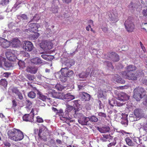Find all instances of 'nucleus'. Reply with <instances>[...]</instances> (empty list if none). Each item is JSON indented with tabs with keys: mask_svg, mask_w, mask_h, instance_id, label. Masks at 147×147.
<instances>
[{
	"mask_svg": "<svg viewBox=\"0 0 147 147\" xmlns=\"http://www.w3.org/2000/svg\"><path fill=\"white\" fill-rule=\"evenodd\" d=\"M39 19L38 17V14H36L33 17V18L29 22V23L32 22H34V21L36 22Z\"/></svg>",
	"mask_w": 147,
	"mask_h": 147,
	"instance_id": "obj_42",
	"label": "nucleus"
},
{
	"mask_svg": "<svg viewBox=\"0 0 147 147\" xmlns=\"http://www.w3.org/2000/svg\"><path fill=\"white\" fill-rule=\"evenodd\" d=\"M64 99H67L68 101H70L74 99L75 97L74 95L71 94L69 93H67L63 95Z\"/></svg>",
	"mask_w": 147,
	"mask_h": 147,
	"instance_id": "obj_28",
	"label": "nucleus"
},
{
	"mask_svg": "<svg viewBox=\"0 0 147 147\" xmlns=\"http://www.w3.org/2000/svg\"><path fill=\"white\" fill-rule=\"evenodd\" d=\"M18 19L20 18L22 21L23 20H26L27 18L26 15L25 14H23L21 16H18Z\"/></svg>",
	"mask_w": 147,
	"mask_h": 147,
	"instance_id": "obj_47",
	"label": "nucleus"
},
{
	"mask_svg": "<svg viewBox=\"0 0 147 147\" xmlns=\"http://www.w3.org/2000/svg\"><path fill=\"white\" fill-rule=\"evenodd\" d=\"M5 61V59L2 56H0V67H2V64Z\"/></svg>",
	"mask_w": 147,
	"mask_h": 147,
	"instance_id": "obj_56",
	"label": "nucleus"
},
{
	"mask_svg": "<svg viewBox=\"0 0 147 147\" xmlns=\"http://www.w3.org/2000/svg\"><path fill=\"white\" fill-rule=\"evenodd\" d=\"M28 28L24 30L25 32L28 31L31 32H35L38 31V29L40 27V25L38 24L30 23L28 25Z\"/></svg>",
	"mask_w": 147,
	"mask_h": 147,
	"instance_id": "obj_5",
	"label": "nucleus"
},
{
	"mask_svg": "<svg viewBox=\"0 0 147 147\" xmlns=\"http://www.w3.org/2000/svg\"><path fill=\"white\" fill-rule=\"evenodd\" d=\"M32 63L35 65L44 64L45 63V62L42 60L38 57H36L32 59L31 60Z\"/></svg>",
	"mask_w": 147,
	"mask_h": 147,
	"instance_id": "obj_15",
	"label": "nucleus"
},
{
	"mask_svg": "<svg viewBox=\"0 0 147 147\" xmlns=\"http://www.w3.org/2000/svg\"><path fill=\"white\" fill-rule=\"evenodd\" d=\"M107 91L103 90H98V98H105L107 96Z\"/></svg>",
	"mask_w": 147,
	"mask_h": 147,
	"instance_id": "obj_20",
	"label": "nucleus"
},
{
	"mask_svg": "<svg viewBox=\"0 0 147 147\" xmlns=\"http://www.w3.org/2000/svg\"><path fill=\"white\" fill-rule=\"evenodd\" d=\"M41 56L43 58L47 61H50L52 59L51 58V56L50 55H42Z\"/></svg>",
	"mask_w": 147,
	"mask_h": 147,
	"instance_id": "obj_37",
	"label": "nucleus"
},
{
	"mask_svg": "<svg viewBox=\"0 0 147 147\" xmlns=\"http://www.w3.org/2000/svg\"><path fill=\"white\" fill-rule=\"evenodd\" d=\"M115 138H114V140L112 142H111L108 145V147H113L114 146L116 143V141L115 140Z\"/></svg>",
	"mask_w": 147,
	"mask_h": 147,
	"instance_id": "obj_50",
	"label": "nucleus"
},
{
	"mask_svg": "<svg viewBox=\"0 0 147 147\" xmlns=\"http://www.w3.org/2000/svg\"><path fill=\"white\" fill-rule=\"evenodd\" d=\"M74 64V62L72 60H67L65 63V65L67 66L66 67L69 68L71 66H73Z\"/></svg>",
	"mask_w": 147,
	"mask_h": 147,
	"instance_id": "obj_33",
	"label": "nucleus"
},
{
	"mask_svg": "<svg viewBox=\"0 0 147 147\" xmlns=\"http://www.w3.org/2000/svg\"><path fill=\"white\" fill-rule=\"evenodd\" d=\"M142 13L144 16H147V9H146L143 10Z\"/></svg>",
	"mask_w": 147,
	"mask_h": 147,
	"instance_id": "obj_61",
	"label": "nucleus"
},
{
	"mask_svg": "<svg viewBox=\"0 0 147 147\" xmlns=\"http://www.w3.org/2000/svg\"><path fill=\"white\" fill-rule=\"evenodd\" d=\"M52 95L53 97L59 99H63V94L59 92H55V91L52 90Z\"/></svg>",
	"mask_w": 147,
	"mask_h": 147,
	"instance_id": "obj_25",
	"label": "nucleus"
},
{
	"mask_svg": "<svg viewBox=\"0 0 147 147\" xmlns=\"http://www.w3.org/2000/svg\"><path fill=\"white\" fill-rule=\"evenodd\" d=\"M17 95L18 96V98L20 100H22L23 99V96L22 94L20 92L17 94Z\"/></svg>",
	"mask_w": 147,
	"mask_h": 147,
	"instance_id": "obj_63",
	"label": "nucleus"
},
{
	"mask_svg": "<svg viewBox=\"0 0 147 147\" xmlns=\"http://www.w3.org/2000/svg\"><path fill=\"white\" fill-rule=\"evenodd\" d=\"M33 110V109H32L30 114H26L23 116L22 119L24 121L31 122L34 121V114L32 113Z\"/></svg>",
	"mask_w": 147,
	"mask_h": 147,
	"instance_id": "obj_9",
	"label": "nucleus"
},
{
	"mask_svg": "<svg viewBox=\"0 0 147 147\" xmlns=\"http://www.w3.org/2000/svg\"><path fill=\"white\" fill-rule=\"evenodd\" d=\"M112 78L114 81L118 83L124 84L125 82L124 80L121 78L120 76L117 74H115L113 76Z\"/></svg>",
	"mask_w": 147,
	"mask_h": 147,
	"instance_id": "obj_17",
	"label": "nucleus"
},
{
	"mask_svg": "<svg viewBox=\"0 0 147 147\" xmlns=\"http://www.w3.org/2000/svg\"><path fill=\"white\" fill-rule=\"evenodd\" d=\"M15 51L12 50H8L5 53L6 58L9 60L14 61L17 59V57L15 54Z\"/></svg>",
	"mask_w": 147,
	"mask_h": 147,
	"instance_id": "obj_6",
	"label": "nucleus"
},
{
	"mask_svg": "<svg viewBox=\"0 0 147 147\" xmlns=\"http://www.w3.org/2000/svg\"><path fill=\"white\" fill-rule=\"evenodd\" d=\"M142 73V72L140 71H137L134 74L132 72L127 73L126 71L121 72L124 78L132 80H136L137 78L141 75Z\"/></svg>",
	"mask_w": 147,
	"mask_h": 147,
	"instance_id": "obj_1",
	"label": "nucleus"
},
{
	"mask_svg": "<svg viewBox=\"0 0 147 147\" xmlns=\"http://www.w3.org/2000/svg\"><path fill=\"white\" fill-rule=\"evenodd\" d=\"M27 78L30 81L33 80L35 78L34 75L31 74L27 75Z\"/></svg>",
	"mask_w": 147,
	"mask_h": 147,
	"instance_id": "obj_52",
	"label": "nucleus"
},
{
	"mask_svg": "<svg viewBox=\"0 0 147 147\" xmlns=\"http://www.w3.org/2000/svg\"><path fill=\"white\" fill-rule=\"evenodd\" d=\"M109 57L113 61H118L119 60V57L116 53L113 52L109 54Z\"/></svg>",
	"mask_w": 147,
	"mask_h": 147,
	"instance_id": "obj_18",
	"label": "nucleus"
},
{
	"mask_svg": "<svg viewBox=\"0 0 147 147\" xmlns=\"http://www.w3.org/2000/svg\"><path fill=\"white\" fill-rule=\"evenodd\" d=\"M108 16L110 19L112 21H114L115 22L118 21L117 18V13H114L111 12H109L108 13Z\"/></svg>",
	"mask_w": 147,
	"mask_h": 147,
	"instance_id": "obj_23",
	"label": "nucleus"
},
{
	"mask_svg": "<svg viewBox=\"0 0 147 147\" xmlns=\"http://www.w3.org/2000/svg\"><path fill=\"white\" fill-rule=\"evenodd\" d=\"M103 136L104 138H105L106 139H109L110 140L113 139V137L111 136L110 135L104 134L103 135Z\"/></svg>",
	"mask_w": 147,
	"mask_h": 147,
	"instance_id": "obj_53",
	"label": "nucleus"
},
{
	"mask_svg": "<svg viewBox=\"0 0 147 147\" xmlns=\"http://www.w3.org/2000/svg\"><path fill=\"white\" fill-rule=\"evenodd\" d=\"M40 46L45 51L51 49L52 47L50 42L47 40L43 41L41 43Z\"/></svg>",
	"mask_w": 147,
	"mask_h": 147,
	"instance_id": "obj_10",
	"label": "nucleus"
},
{
	"mask_svg": "<svg viewBox=\"0 0 147 147\" xmlns=\"http://www.w3.org/2000/svg\"><path fill=\"white\" fill-rule=\"evenodd\" d=\"M134 97L136 101L140 100L145 94V90L144 88L138 87L135 88L134 90Z\"/></svg>",
	"mask_w": 147,
	"mask_h": 147,
	"instance_id": "obj_2",
	"label": "nucleus"
},
{
	"mask_svg": "<svg viewBox=\"0 0 147 147\" xmlns=\"http://www.w3.org/2000/svg\"><path fill=\"white\" fill-rule=\"evenodd\" d=\"M90 96L88 94L83 92L82 94V98L84 101H88L90 99Z\"/></svg>",
	"mask_w": 147,
	"mask_h": 147,
	"instance_id": "obj_31",
	"label": "nucleus"
},
{
	"mask_svg": "<svg viewBox=\"0 0 147 147\" xmlns=\"http://www.w3.org/2000/svg\"><path fill=\"white\" fill-rule=\"evenodd\" d=\"M142 83L144 84L147 85V79L146 78L143 79L142 80Z\"/></svg>",
	"mask_w": 147,
	"mask_h": 147,
	"instance_id": "obj_64",
	"label": "nucleus"
},
{
	"mask_svg": "<svg viewBox=\"0 0 147 147\" xmlns=\"http://www.w3.org/2000/svg\"><path fill=\"white\" fill-rule=\"evenodd\" d=\"M125 140L127 144L129 146H133L134 145V143L130 139L129 137H127L125 139Z\"/></svg>",
	"mask_w": 147,
	"mask_h": 147,
	"instance_id": "obj_36",
	"label": "nucleus"
},
{
	"mask_svg": "<svg viewBox=\"0 0 147 147\" xmlns=\"http://www.w3.org/2000/svg\"><path fill=\"white\" fill-rule=\"evenodd\" d=\"M136 5L135 3H131L129 5V8L131 10H134L136 8Z\"/></svg>",
	"mask_w": 147,
	"mask_h": 147,
	"instance_id": "obj_49",
	"label": "nucleus"
},
{
	"mask_svg": "<svg viewBox=\"0 0 147 147\" xmlns=\"http://www.w3.org/2000/svg\"><path fill=\"white\" fill-rule=\"evenodd\" d=\"M36 121L38 123H42L43 120L42 118L39 116H37L36 117Z\"/></svg>",
	"mask_w": 147,
	"mask_h": 147,
	"instance_id": "obj_55",
	"label": "nucleus"
},
{
	"mask_svg": "<svg viewBox=\"0 0 147 147\" xmlns=\"http://www.w3.org/2000/svg\"><path fill=\"white\" fill-rule=\"evenodd\" d=\"M84 115L82 113L78 111H76L75 113L74 114V117L75 118L78 119H81Z\"/></svg>",
	"mask_w": 147,
	"mask_h": 147,
	"instance_id": "obj_34",
	"label": "nucleus"
},
{
	"mask_svg": "<svg viewBox=\"0 0 147 147\" xmlns=\"http://www.w3.org/2000/svg\"><path fill=\"white\" fill-rule=\"evenodd\" d=\"M134 142H136V143L138 144H142V140L139 138H137L136 139H134Z\"/></svg>",
	"mask_w": 147,
	"mask_h": 147,
	"instance_id": "obj_54",
	"label": "nucleus"
},
{
	"mask_svg": "<svg viewBox=\"0 0 147 147\" xmlns=\"http://www.w3.org/2000/svg\"><path fill=\"white\" fill-rule=\"evenodd\" d=\"M139 131L140 133L142 136H144L146 134V132L147 131V130L145 129L143 126L139 129Z\"/></svg>",
	"mask_w": 147,
	"mask_h": 147,
	"instance_id": "obj_40",
	"label": "nucleus"
},
{
	"mask_svg": "<svg viewBox=\"0 0 147 147\" xmlns=\"http://www.w3.org/2000/svg\"><path fill=\"white\" fill-rule=\"evenodd\" d=\"M35 90L36 91V93L38 96V98L44 101H45L46 99L48 98L47 96L43 95L42 93L40 92L39 90L36 88Z\"/></svg>",
	"mask_w": 147,
	"mask_h": 147,
	"instance_id": "obj_22",
	"label": "nucleus"
},
{
	"mask_svg": "<svg viewBox=\"0 0 147 147\" xmlns=\"http://www.w3.org/2000/svg\"><path fill=\"white\" fill-rule=\"evenodd\" d=\"M89 117H86L84 115L81 118L78 119L79 123L82 125H87L88 122L89 121Z\"/></svg>",
	"mask_w": 147,
	"mask_h": 147,
	"instance_id": "obj_16",
	"label": "nucleus"
},
{
	"mask_svg": "<svg viewBox=\"0 0 147 147\" xmlns=\"http://www.w3.org/2000/svg\"><path fill=\"white\" fill-rule=\"evenodd\" d=\"M61 72L62 76H66L67 77L70 78L73 76L74 72L72 70L69 69L68 67L62 68L60 71L58 72Z\"/></svg>",
	"mask_w": 147,
	"mask_h": 147,
	"instance_id": "obj_4",
	"label": "nucleus"
},
{
	"mask_svg": "<svg viewBox=\"0 0 147 147\" xmlns=\"http://www.w3.org/2000/svg\"><path fill=\"white\" fill-rule=\"evenodd\" d=\"M26 104L27 107L30 108L31 107L32 103L30 101L28 100H26Z\"/></svg>",
	"mask_w": 147,
	"mask_h": 147,
	"instance_id": "obj_59",
	"label": "nucleus"
},
{
	"mask_svg": "<svg viewBox=\"0 0 147 147\" xmlns=\"http://www.w3.org/2000/svg\"><path fill=\"white\" fill-rule=\"evenodd\" d=\"M125 69L126 70L125 71H126L127 73L131 72L135 70L136 69V67L134 65H131L127 66L125 68Z\"/></svg>",
	"mask_w": 147,
	"mask_h": 147,
	"instance_id": "obj_26",
	"label": "nucleus"
},
{
	"mask_svg": "<svg viewBox=\"0 0 147 147\" xmlns=\"http://www.w3.org/2000/svg\"><path fill=\"white\" fill-rule=\"evenodd\" d=\"M98 115L99 116H100L102 117L105 118L106 117V115L105 113H103L101 112H99L98 113Z\"/></svg>",
	"mask_w": 147,
	"mask_h": 147,
	"instance_id": "obj_60",
	"label": "nucleus"
},
{
	"mask_svg": "<svg viewBox=\"0 0 147 147\" xmlns=\"http://www.w3.org/2000/svg\"><path fill=\"white\" fill-rule=\"evenodd\" d=\"M7 81L3 79H2L0 80V85L3 86L4 87L7 86Z\"/></svg>",
	"mask_w": 147,
	"mask_h": 147,
	"instance_id": "obj_41",
	"label": "nucleus"
},
{
	"mask_svg": "<svg viewBox=\"0 0 147 147\" xmlns=\"http://www.w3.org/2000/svg\"><path fill=\"white\" fill-rule=\"evenodd\" d=\"M131 18V17L129 18L124 23L127 30L130 32H132L134 28V25L132 21Z\"/></svg>",
	"mask_w": 147,
	"mask_h": 147,
	"instance_id": "obj_3",
	"label": "nucleus"
},
{
	"mask_svg": "<svg viewBox=\"0 0 147 147\" xmlns=\"http://www.w3.org/2000/svg\"><path fill=\"white\" fill-rule=\"evenodd\" d=\"M77 84L79 90L84 89V87L85 86V84L84 82L80 81H78L77 82Z\"/></svg>",
	"mask_w": 147,
	"mask_h": 147,
	"instance_id": "obj_29",
	"label": "nucleus"
},
{
	"mask_svg": "<svg viewBox=\"0 0 147 147\" xmlns=\"http://www.w3.org/2000/svg\"><path fill=\"white\" fill-rule=\"evenodd\" d=\"M100 71H99L97 69H93L92 71L90 74L91 76H93V77H97L98 75V74L99 73Z\"/></svg>",
	"mask_w": 147,
	"mask_h": 147,
	"instance_id": "obj_32",
	"label": "nucleus"
},
{
	"mask_svg": "<svg viewBox=\"0 0 147 147\" xmlns=\"http://www.w3.org/2000/svg\"><path fill=\"white\" fill-rule=\"evenodd\" d=\"M129 98V96L123 92H121L119 94L118 97V100L123 102L128 100Z\"/></svg>",
	"mask_w": 147,
	"mask_h": 147,
	"instance_id": "obj_13",
	"label": "nucleus"
},
{
	"mask_svg": "<svg viewBox=\"0 0 147 147\" xmlns=\"http://www.w3.org/2000/svg\"><path fill=\"white\" fill-rule=\"evenodd\" d=\"M17 133L16 137L15 138V141H18L22 140L24 137L22 132L21 131L18 130Z\"/></svg>",
	"mask_w": 147,
	"mask_h": 147,
	"instance_id": "obj_21",
	"label": "nucleus"
},
{
	"mask_svg": "<svg viewBox=\"0 0 147 147\" xmlns=\"http://www.w3.org/2000/svg\"><path fill=\"white\" fill-rule=\"evenodd\" d=\"M9 0H1L0 2V4L3 5H7L9 2Z\"/></svg>",
	"mask_w": 147,
	"mask_h": 147,
	"instance_id": "obj_51",
	"label": "nucleus"
},
{
	"mask_svg": "<svg viewBox=\"0 0 147 147\" xmlns=\"http://www.w3.org/2000/svg\"><path fill=\"white\" fill-rule=\"evenodd\" d=\"M56 89L59 91H62L64 88V87L60 84H57L55 86Z\"/></svg>",
	"mask_w": 147,
	"mask_h": 147,
	"instance_id": "obj_45",
	"label": "nucleus"
},
{
	"mask_svg": "<svg viewBox=\"0 0 147 147\" xmlns=\"http://www.w3.org/2000/svg\"><path fill=\"white\" fill-rule=\"evenodd\" d=\"M0 45L4 48H8L10 46V42L3 38L0 37Z\"/></svg>",
	"mask_w": 147,
	"mask_h": 147,
	"instance_id": "obj_12",
	"label": "nucleus"
},
{
	"mask_svg": "<svg viewBox=\"0 0 147 147\" xmlns=\"http://www.w3.org/2000/svg\"><path fill=\"white\" fill-rule=\"evenodd\" d=\"M66 109L65 111H66L68 113V112H71L73 109V107L69 105H66Z\"/></svg>",
	"mask_w": 147,
	"mask_h": 147,
	"instance_id": "obj_43",
	"label": "nucleus"
},
{
	"mask_svg": "<svg viewBox=\"0 0 147 147\" xmlns=\"http://www.w3.org/2000/svg\"><path fill=\"white\" fill-rule=\"evenodd\" d=\"M17 131L18 129L15 128H13L8 131L7 134L9 138L11 140L15 141V138H16V135L17 134Z\"/></svg>",
	"mask_w": 147,
	"mask_h": 147,
	"instance_id": "obj_11",
	"label": "nucleus"
},
{
	"mask_svg": "<svg viewBox=\"0 0 147 147\" xmlns=\"http://www.w3.org/2000/svg\"><path fill=\"white\" fill-rule=\"evenodd\" d=\"M34 46L32 43L28 41H25L23 44V48L26 51H31L32 50Z\"/></svg>",
	"mask_w": 147,
	"mask_h": 147,
	"instance_id": "obj_7",
	"label": "nucleus"
},
{
	"mask_svg": "<svg viewBox=\"0 0 147 147\" xmlns=\"http://www.w3.org/2000/svg\"><path fill=\"white\" fill-rule=\"evenodd\" d=\"M127 115H124L121 118V123L125 126H126L128 125V121L127 119Z\"/></svg>",
	"mask_w": 147,
	"mask_h": 147,
	"instance_id": "obj_27",
	"label": "nucleus"
},
{
	"mask_svg": "<svg viewBox=\"0 0 147 147\" xmlns=\"http://www.w3.org/2000/svg\"><path fill=\"white\" fill-rule=\"evenodd\" d=\"M89 75V73L87 72H82L79 74V76L80 78H87Z\"/></svg>",
	"mask_w": 147,
	"mask_h": 147,
	"instance_id": "obj_35",
	"label": "nucleus"
},
{
	"mask_svg": "<svg viewBox=\"0 0 147 147\" xmlns=\"http://www.w3.org/2000/svg\"><path fill=\"white\" fill-rule=\"evenodd\" d=\"M60 118L61 120L67 123L73 122V121L69 116L68 113L66 111H65L63 115H60Z\"/></svg>",
	"mask_w": 147,
	"mask_h": 147,
	"instance_id": "obj_8",
	"label": "nucleus"
},
{
	"mask_svg": "<svg viewBox=\"0 0 147 147\" xmlns=\"http://www.w3.org/2000/svg\"><path fill=\"white\" fill-rule=\"evenodd\" d=\"M104 63L105 65H106L108 67H112V65L111 63L108 61H105V62Z\"/></svg>",
	"mask_w": 147,
	"mask_h": 147,
	"instance_id": "obj_58",
	"label": "nucleus"
},
{
	"mask_svg": "<svg viewBox=\"0 0 147 147\" xmlns=\"http://www.w3.org/2000/svg\"><path fill=\"white\" fill-rule=\"evenodd\" d=\"M37 69V67L34 66H28L27 68V72L33 74H35Z\"/></svg>",
	"mask_w": 147,
	"mask_h": 147,
	"instance_id": "obj_24",
	"label": "nucleus"
},
{
	"mask_svg": "<svg viewBox=\"0 0 147 147\" xmlns=\"http://www.w3.org/2000/svg\"><path fill=\"white\" fill-rule=\"evenodd\" d=\"M89 121L94 122H96L98 120V118L94 116H92L89 118Z\"/></svg>",
	"mask_w": 147,
	"mask_h": 147,
	"instance_id": "obj_46",
	"label": "nucleus"
},
{
	"mask_svg": "<svg viewBox=\"0 0 147 147\" xmlns=\"http://www.w3.org/2000/svg\"><path fill=\"white\" fill-rule=\"evenodd\" d=\"M4 145L6 147H10L11 146V144L8 142L5 141L4 142Z\"/></svg>",
	"mask_w": 147,
	"mask_h": 147,
	"instance_id": "obj_62",
	"label": "nucleus"
},
{
	"mask_svg": "<svg viewBox=\"0 0 147 147\" xmlns=\"http://www.w3.org/2000/svg\"><path fill=\"white\" fill-rule=\"evenodd\" d=\"M36 93L33 92H30L28 94V96L31 98H33L36 97Z\"/></svg>",
	"mask_w": 147,
	"mask_h": 147,
	"instance_id": "obj_44",
	"label": "nucleus"
},
{
	"mask_svg": "<svg viewBox=\"0 0 147 147\" xmlns=\"http://www.w3.org/2000/svg\"><path fill=\"white\" fill-rule=\"evenodd\" d=\"M121 102L120 101V102L116 101V106L117 105L119 107L121 106L125 103V102Z\"/></svg>",
	"mask_w": 147,
	"mask_h": 147,
	"instance_id": "obj_57",
	"label": "nucleus"
},
{
	"mask_svg": "<svg viewBox=\"0 0 147 147\" xmlns=\"http://www.w3.org/2000/svg\"><path fill=\"white\" fill-rule=\"evenodd\" d=\"M134 115L137 118H139L142 116V113L141 110L137 109L134 110Z\"/></svg>",
	"mask_w": 147,
	"mask_h": 147,
	"instance_id": "obj_30",
	"label": "nucleus"
},
{
	"mask_svg": "<svg viewBox=\"0 0 147 147\" xmlns=\"http://www.w3.org/2000/svg\"><path fill=\"white\" fill-rule=\"evenodd\" d=\"M109 104L112 107L116 106V101L114 99H112L109 100Z\"/></svg>",
	"mask_w": 147,
	"mask_h": 147,
	"instance_id": "obj_39",
	"label": "nucleus"
},
{
	"mask_svg": "<svg viewBox=\"0 0 147 147\" xmlns=\"http://www.w3.org/2000/svg\"><path fill=\"white\" fill-rule=\"evenodd\" d=\"M20 45V42L17 38H13L11 42H10V46L16 48L19 47Z\"/></svg>",
	"mask_w": 147,
	"mask_h": 147,
	"instance_id": "obj_14",
	"label": "nucleus"
},
{
	"mask_svg": "<svg viewBox=\"0 0 147 147\" xmlns=\"http://www.w3.org/2000/svg\"><path fill=\"white\" fill-rule=\"evenodd\" d=\"M98 129L101 133H106L109 132L110 130V128L107 126H104L100 127H98Z\"/></svg>",
	"mask_w": 147,
	"mask_h": 147,
	"instance_id": "obj_19",
	"label": "nucleus"
},
{
	"mask_svg": "<svg viewBox=\"0 0 147 147\" xmlns=\"http://www.w3.org/2000/svg\"><path fill=\"white\" fill-rule=\"evenodd\" d=\"M59 77L60 80L63 82H65L67 80V77L66 76L62 75Z\"/></svg>",
	"mask_w": 147,
	"mask_h": 147,
	"instance_id": "obj_48",
	"label": "nucleus"
},
{
	"mask_svg": "<svg viewBox=\"0 0 147 147\" xmlns=\"http://www.w3.org/2000/svg\"><path fill=\"white\" fill-rule=\"evenodd\" d=\"M47 129V128L44 126H42L40 128L39 130L38 131V135L39 137L40 138H41V136H40L41 134L42 133L43 130H46Z\"/></svg>",
	"mask_w": 147,
	"mask_h": 147,
	"instance_id": "obj_38",
	"label": "nucleus"
}]
</instances>
